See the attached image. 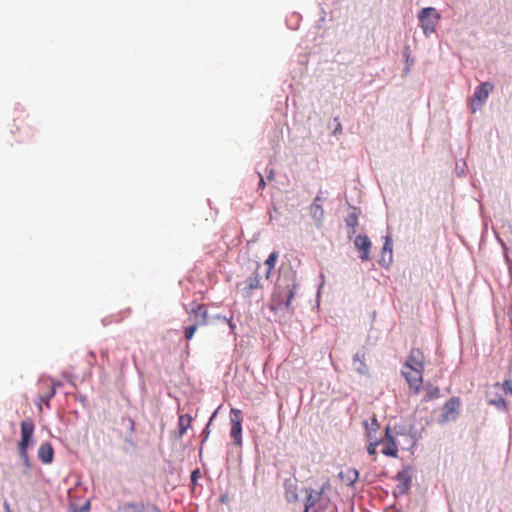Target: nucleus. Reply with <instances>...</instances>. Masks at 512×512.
I'll list each match as a JSON object with an SVG mask.
<instances>
[{
    "instance_id": "obj_12",
    "label": "nucleus",
    "mask_w": 512,
    "mask_h": 512,
    "mask_svg": "<svg viewBox=\"0 0 512 512\" xmlns=\"http://www.w3.org/2000/svg\"><path fill=\"white\" fill-rule=\"evenodd\" d=\"M330 488L329 483H325L322 485L319 491L315 490H307V499L305 503V512H307L310 508L314 507L321 499L323 493Z\"/></svg>"
},
{
    "instance_id": "obj_17",
    "label": "nucleus",
    "mask_w": 512,
    "mask_h": 512,
    "mask_svg": "<svg viewBox=\"0 0 512 512\" xmlns=\"http://www.w3.org/2000/svg\"><path fill=\"white\" fill-rule=\"evenodd\" d=\"M381 452L386 456L394 458L398 457V447L395 440L385 441L383 443Z\"/></svg>"
},
{
    "instance_id": "obj_23",
    "label": "nucleus",
    "mask_w": 512,
    "mask_h": 512,
    "mask_svg": "<svg viewBox=\"0 0 512 512\" xmlns=\"http://www.w3.org/2000/svg\"><path fill=\"white\" fill-rule=\"evenodd\" d=\"M246 293L249 294L252 290L258 289L261 287L260 285V278L257 274H255L252 277H249L246 281Z\"/></svg>"
},
{
    "instance_id": "obj_35",
    "label": "nucleus",
    "mask_w": 512,
    "mask_h": 512,
    "mask_svg": "<svg viewBox=\"0 0 512 512\" xmlns=\"http://www.w3.org/2000/svg\"><path fill=\"white\" fill-rule=\"evenodd\" d=\"M198 472H199L198 470H195L192 472V475H191L192 480H195L197 478Z\"/></svg>"
},
{
    "instance_id": "obj_24",
    "label": "nucleus",
    "mask_w": 512,
    "mask_h": 512,
    "mask_svg": "<svg viewBox=\"0 0 512 512\" xmlns=\"http://www.w3.org/2000/svg\"><path fill=\"white\" fill-rule=\"evenodd\" d=\"M197 328V323H193L192 325L184 328V336L187 341L193 338Z\"/></svg>"
},
{
    "instance_id": "obj_30",
    "label": "nucleus",
    "mask_w": 512,
    "mask_h": 512,
    "mask_svg": "<svg viewBox=\"0 0 512 512\" xmlns=\"http://www.w3.org/2000/svg\"><path fill=\"white\" fill-rule=\"evenodd\" d=\"M395 440L394 436L392 435L391 428L389 426L385 429V441H391Z\"/></svg>"
},
{
    "instance_id": "obj_6",
    "label": "nucleus",
    "mask_w": 512,
    "mask_h": 512,
    "mask_svg": "<svg viewBox=\"0 0 512 512\" xmlns=\"http://www.w3.org/2000/svg\"><path fill=\"white\" fill-rule=\"evenodd\" d=\"M493 89L494 85L491 82H484L476 88L471 101V109L473 112L485 103Z\"/></svg>"
},
{
    "instance_id": "obj_7",
    "label": "nucleus",
    "mask_w": 512,
    "mask_h": 512,
    "mask_svg": "<svg viewBox=\"0 0 512 512\" xmlns=\"http://www.w3.org/2000/svg\"><path fill=\"white\" fill-rule=\"evenodd\" d=\"M231 437L234 444L237 446L242 445V416L239 409H231Z\"/></svg>"
},
{
    "instance_id": "obj_5",
    "label": "nucleus",
    "mask_w": 512,
    "mask_h": 512,
    "mask_svg": "<svg viewBox=\"0 0 512 512\" xmlns=\"http://www.w3.org/2000/svg\"><path fill=\"white\" fill-rule=\"evenodd\" d=\"M461 401L459 397L450 398L443 406L441 413V422L455 421L459 415Z\"/></svg>"
},
{
    "instance_id": "obj_19",
    "label": "nucleus",
    "mask_w": 512,
    "mask_h": 512,
    "mask_svg": "<svg viewBox=\"0 0 512 512\" xmlns=\"http://www.w3.org/2000/svg\"><path fill=\"white\" fill-rule=\"evenodd\" d=\"M358 471L355 469H347L344 472L340 473L341 479L347 484L352 485L354 484L358 479Z\"/></svg>"
},
{
    "instance_id": "obj_14",
    "label": "nucleus",
    "mask_w": 512,
    "mask_h": 512,
    "mask_svg": "<svg viewBox=\"0 0 512 512\" xmlns=\"http://www.w3.org/2000/svg\"><path fill=\"white\" fill-rule=\"evenodd\" d=\"M366 357H365V354L362 353H356L353 357V366H354V369L359 373V374H367L368 373V366L366 365Z\"/></svg>"
},
{
    "instance_id": "obj_28",
    "label": "nucleus",
    "mask_w": 512,
    "mask_h": 512,
    "mask_svg": "<svg viewBox=\"0 0 512 512\" xmlns=\"http://www.w3.org/2000/svg\"><path fill=\"white\" fill-rule=\"evenodd\" d=\"M346 224L352 228H355L358 225V217L356 213H351L348 215L346 218Z\"/></svg>"
},
{
    "instance_id": "obj_31",
    "label": "nucleus",
    "mask_w": 512,
    "mask_h": 512,
    "mask_svg": "<svg viewBox=\"0 0 512 512\" xmlns=\"http://www.w3.org/2000/svg\"><path fill=\"white\" fill-rule=\"evenodd\" d=\"M505 391H509L512 394V382L510 380H506L503 383Z\"/></svg>"
},
{
    "instance_id": "obj_8",
    "label": "nucleus",
    "mask_w": 512,
    "mask_h": 512,
    "mask_svg": "<svg viewBox=\"0 0 512 512\" xmlns=\"http://www.w3.org/2000/svg\"><path fill=\"white\" fill-rule=\"evenodd\" d=\"M34 423L32 420H24L21 422V440L18 443V450H28L33 442Z\"/></svg>"
},
{
    "instance_id": "obj_18",
    "label": "nucleus",
    "mask_w": 512,
    "mask_h": 512,
    "mask_svg": "<svg viewBox=\"0 0 512 512\" xmlns=\"http://www.w3.org/2000/svg\"><path fill=\"white\" fill-rule=\"evenodd\" d=\"M298 487L293 482H286L285 483V497L288 501L294 502L298 500Z\"/></svg>"
},
{
    "instance_id": "obj_39",
    "label": "nucleus",
    "mask_w": 512,
    "mask_h": 512,
    "mask_svg": "<svg viewBox=\"0 0 512 512\" xmlns=\"http://www.w3.org/2000/svg\"><path fill=\"white\" fill-rule=\"evenodd\" d=\"M229 326L233 329L234 328V325L231 323V321H229Z\"/></svg>"
},
{
    "instance_id": "obj_25",
    "label": "nucleus",
    "mask_w": 512,
    "mask_h": 512,
    "mask_svg": "<svg viewBox=\"0 0 512 512\" xmlns=\"http://www.w3.org/2000/svg\"><path fill=\"white\" fill-rule=\"evenodd\" d=\"M55 395V389L53 387H50V390L46 393L40 396V401L45 403L47 407H49V401L51 398H53Z\"/></svg>"
},
{
    "instance_id": "obj_20",
    "label": "nucleus",
    "mask_w": 512,
    "mask_h": 512,
    "mask_svg": "<svg viewBox=\"0 0 512 512\" xmlns=\"http://www.w3.org/2000/svg\"><path fill=\"white\" fill-rule=\"evenodd\" d=\"M311 216L317 221L321 222L324 217V210L321 203H312L310 206Z\"/></svg>"
},
{
    "instance_id": "obj_13",
    "label": "nucleus",
    "mask_w": 512,
    "mask_h": 512,
    "mask_svg": "<svg viewBox=\"0 0 512 512\" xmlns=\"http://www.w3.org/2000/svg\"><path fill=\"white\" fill-rule=\"evenodd\" d=\"M38 458L43 464H50L54 458V450L49 442L42 443L38 449Z\"/></svg>"
},
{
    "instance_id": "obj_32",
    "label": "nucleus",
    "mask_w": 512,
    "mask_h": 512,
    "mask_svg": "<svg viewBox=\"0 0 512 512\" xmlns=\"http://www.w3.org/2000/svg\"><path fill=\"white\" fill-rule=\"evenodd\" d=\"M341 131H342V126H341V124L338 122V123H337V126H336V128L334 129V132H333V133H334V134H337V133H341Z\"/></svg>"
},
{
    "instance_id": "obj_10",
    "label": "nucleus",
    "mask_w": 512,
    "mask_h": 512,
    "mask_svg": "<svg viewBox=\"0 0 512 512\" xmlns=\"http://www.w3.org/2000/svg\"><path fill=\"white\" fill-rule=\"evenodd\" d=\"M354 245L360 252L359 257L363 262L370 260L371 241L367 235H357Z\"/></svg>"
},
{
    "instance_id": "obj_16",
    "label": "nucleus",
    "mask_w": 512,
    "mask_h": 512,
    "mask_svg": "<svg viewBox=\"0 0 512 512\" xmlns=\"http://www.w3.org/2000/svg\"><path fill=\"white\" fill-rule=\"evenodd\" d=\"M364 425H365V429H366L367 438L369 440L377 439L376 434H377L378 430L380 429V424L378 423L376 416L374 415L371 418L370 423L365 422Z\"/></svg>"
},
{
    "instance_id": "obj_33",
    "label": "nucleus",
    "mask_w": 512,
    "mask_h": 512,
    "mask_svg": "<svg viewBox=\"0 0 512 512\" xmlns=\"http://www.w3.org/2000/svg\"><path fill=\"white\" fill-rule=\"evenodd\" d=\"M323 201V198L320 195H317L314 199L313 203H321Z\"/></svg>"
},
{
    "instance_id": "obj_37",
    "label": "nucleus",
    "mask_w": 512,
    "mask_h": 512,
    "mask_svg": "<svg viewBox=\"0 0 512 512\" xmlns=\"http://www.w3.org/2000/svg\"><path fill=\"white\" fill-rule=\"evenodd\" d=\"M4 506H5V510H6L7 512H11V511H10V505H9L7 502H5V503H4Z\"/></svg>"
},
{
    "instance_id": "obj_9",
    "label": "nucleus",
    "mask_w": 512,
    "mask_h": 512,
    "mask_svg": "<svg viewBox=\"0 0 512 512\" xmlns=\"http://www.w3.org/2000/svg\"><path fill=\"white\" fill-rule=\"evenodd\" d=\"M403 368L424 369L425 356L422 350L419 348H412L409 352L406 362L403 365Z\"/></svg>"
},
{
    "instance_id": "obj_38",
    "label": "nucleus",
    "mask_w": 512,
    "mask_h": 512,
    "mask_svg": "<svg viewBox=\"0 0 512 512\" xmlns=\"http://www.w3.org/2000/svg\"><path fill=\"white\" fill-rule=\"evenodd\" d=\"M89 510V503H87L85 506H83V508L81 509V511H88Z\"/></svg>"
},
{
    "instance_id": "obj_36",
    "label": "nucleus",
    "mask_w": 512,
    "mask_h": 512,
    "mask_svg": "<svg viewBox=\"0 0 512 512\" xmlns=\"http://www.w3.org/2000/svg\"><path fill=\"white\" fill-rule=\"evenodd\" d=\"M101 355H102V357L108 358V351L107 350L101 351Z\"/></svg>"
},
{
    "instance_id": "obj_15",
    "label": "nucleus",
    "mask_w": 512,
    "mask_h": 512,
    "mask_svg": "<svg viewBox=\"0 0 512 512\" xmlns=\"http://www.w3.org/2000/svg\"><path fill=\"white\" fill-rule=\"evenodd\" d=\"M193 418L189 414H181L178 418L179 438H182L192 425Z\"/></svg>"
},
{
    "instance_id": "obj_11",
    "label": "nucleus",
    "mask_w": 512,
    "mask_h": 512,
    "mask_svg": "<svg viewBox=\"0 0 512 512\" xmlns=\"http://www.w3.org/2000/svg\"><path fill=\"white\" fill-rule=\"evenodd\" d=\"M189 315H193L194 323L198 326H205L208 324V309L204 304H196L190 310H187Z\"/></svg>"
},
{
    "instance_id": "obj_40",
    "label": "nucleus",
    "mask_w": 512,
    "mask_h": 512,
    "mask_svg": "<svg viewBox=\"0 0 512 512\" xmlns=\"http://www.w3.org/2000/svg\"><path fill=\"white\" fill-rule=\"evenodd\" d=\"M205 432H206V436H208L209 431H208L207 429H205ZM206 438H207V437H205V439H206Z\"/></svg>"
},
{
    "instance_id": "obj_2",
    "label": "nucleus",
    "mask_w": 512,
    "mask_h": 512,
    "mask_svg": "<svg viewBox=\"0 0 512 512\" xmlns=\"http://www.w3.org/2000/svg\"><path fill=\"white\" fill-rule=\"evenodd\" d=\"M441 15L434 7H425L418 13V20L423 34L428 37L436 32Z\"/></svg>"
},
{
    "instance_id": "obj_3",
    "label": "nucleus",
    "mask_w": 512,
    "mask_h": 512,
    "mask_svg": "<svg viewBox=\"0 0 512 512\" xmlns=\"http://www.w3.org/2000/svg\"><path fill=\"white\" fill-rule=\"evenodd\" d=\"M402 376L405 378L411 392L418 395L423 385L424 369L417 368H402Z\"/></svg>"
},
{
    "instance_id": "obj_22",
    "label": "nucleus",
    "mask_w": 512,
    "mask_h": 512,
    "mask_svg": "<svg viewBox=\"0 0 512 512\" xmlns=\"http://www.w3.org/2000/svg\"><path fill=\"white\" fill-rule=\"evenodd\" d=\"M440 397V389L438 387H433L432 385L427 386L426 393L423 397V401L428 402L433 399H437Z\"/></svg>"
},
{
    "instance_id": "obj_27",
    "label": "nucleus",
    "mask_w": 512,
    "mask_h": 512,
    "mask_svg": "<svg viewBox=\"0 0 512 512\" xmlns=\"http://www.w3.org/2000/svg\"><path fill=\"white\" fill-rule=\"evenodd\" d=\"M370 443L367 447V452L369 455L374 456L376 454L377 446L379 445L380 441L378 439L369 440Z\"/></svg>"
},
{
    "instance_id": "obj_29",
    "label": "nucleus",
    "mask_w": 512,
    "mask_h": 512,
    "mask_svg": "<svg viewBox=\"0 0 512 512\" xmlns=\"http://www.w3.org/2000/svg\"><path fill=\"white\" fill-rule=\"evenodd\" d=\"M385 252L389 253V256L391 257L392 254V241L389 237L386 238L384 245H383V254Z\"/></svg>"
},
{
    "instance_id": "obj_34",
    "label": "nucleus",
    "mask_w": 512,
    "mask_h": 512,
    "mask_svg": "<svg viewBox=\"0 0 512 512\" xmlns=\"http://www.w3.org/2000/svg\"><path fill=\"white\" fill-rule=\"evenodd\" d=\"M259 186L261 188H263L265 186V181H264V179H263V177L261 175H260V180H259Z\"/></svg>"
},
{
    "instance_id": "obj_21",
    "label": "nucleus",
    "mask_w": 512,
    "mask_h": 512,
    "mask_svg": "<svg viewBox=\"0 0 512 512\" xmlns=\"http://www.w3.org/2000/svg\"><path fill=\"white\" fill-rule=\"evenodd\" d=\"M278 257H279V253L274 251L266 259V261H265V265L267 266L266 278H269V275H270L271 271L274 269L275 264L278 260Z\"/></svg>"
},
{
    "instance_id": "obj_4",
    "label": "nucleus",
    "mask_w": 512,
    "mask_h": 512,
    "mask_svg": "<svg viewBox=\"0 0 512 512\" xmlns=\"http://www.w3.org/2000/svg\"><path fill=\"white\" fill-rule=\"evenodd\" d=\"M114 512H162L159 507L152 502L127 501L119 504Z\"/></svg>"
},
{
    "instance_id": "obj_26",
    "label": "nucleus",
    "mask_w": 512,
    "mask_h": 512,
    "mask_svg": "<svg viewBox=\"0 0 512 512\" xmlns=\"http://www.w3.org/2000/svg\"><path fill=\"white\" fill-rule=\"evenodd\" d=\"M19 456L22 459L24 466L29 469L31 468V462L28 455V450H18Z\"/></svg>"
},
{
    "instance_id": "obj_1",
    "label": "nucleus",
    "mask_w": 512,
    "mask_h": 512,
    "mask_svg": "<svg viewBox=\"0 0 512 512\" xmlns=\"http://www.w3.org/2000/svg\"><path fill=\"white\" fill-rule=\"evenodd\" d=\"M296 288L297 285L295 282H290L285 285L279 282L271 296L270 310L282 318L290 316L293 313L291 300L295 296Z\"/></svg>"
}]
</instances>
